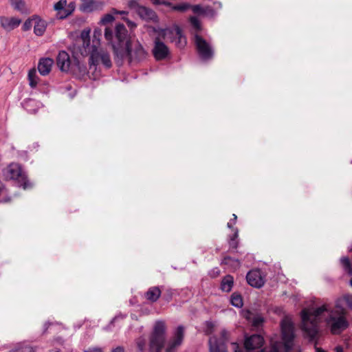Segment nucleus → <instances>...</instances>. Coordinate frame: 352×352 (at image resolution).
Wrapping results in <instances>:
<instances>
[{
	"label": "nucleus",
	"mask_w": 352,
	"mask_h": 352,
	"mask_svg": "<svg viewBox=\"0 0 352 352\" xmlns=\"http://www.w3.org/2000/svg\"><path fill=\"white\" fill-rule=\"evenodd\" d=\"M85 352H102V351L99 349H89V350L85 351Z\"/></svg>",
	"instance_id": "obj_44"
},
{
	"label": "nucleus",
	"mask_w": 352,
	"mask_h": 352,
	"mask_svg": "<svg viewBox=\"0 0 352 352\" xmlns=\"http://www.w3.org/2000/svg\"><path fill=\"white\" fill-rule=\"evenodd\" d=\"M112 13L113 14H120L121 15H126L127 14V12H126V11H118L116 9L112 10Z\"/></svg>",
	"instance_id": "obj_42"
},
{
	"label": "nucleus",
	"mask_w": 352,
	"mask_h": 352,
	"mask_svg": "<svg viewBox=\"0 0 352 352\" xmlns=\"http://www.w3.org/2000/svg\"><path fill=\"white\" fill-rule=\"evenodd\" d=\"M3 175L7 180L15 181L17 185L24 190L32 187V184L28 180L26 173L18 163H10L3 170Z\"/></svg>",
	"instance_id": "obj_6"
},
{
	"label": "nucleus",
	"mask_w": 352,
	"mask_h": 352,
	"mask_svg": "<svg viewBox=\"0 0 352 352\" xmlns=\"http://www.w3.org/2000/svg\"><path fill=\"white\" fill-rule=\"evenodd\" d=\"M12 5L15 9L22 11L24 8L25 3L23 0H10Z\"/></svg>",
	"instance_id": "obj_32"
},
{
	"label": "nucleus",
	"mask_w": 352,
	"mask_h": 352,
	"mask_svg": "<svg viewBox=\"0 0 352 352\" xmlns=\"http://www.w3.org/2000/svg\"><path fill=\"white\" fill-rule=\"evenodd\" d=\"M96 33H97V31H96V30H95V31H94V37H96Z\"/></svg>",
	"instance_id": "obj_48"
},
{
	"label": "nucleus",
	"mask_w": 352,
	"mask_h": 352,
	"mask_svg": "<svg viewBox=\"0 0 352 352\" xmlns=\"http://www.w3.org/2000/svg\"><path fill=\"white\" fill-rule=\"evenodd\" d=\"M233 278L231 276H225L221 284V289L222 291L226 292H229L231 291L232 286H233Z\"/></svg>",
	"instance_id": "obj_21"
},
{
	"label": "nucleus",
	"mask_w": 352,
	"mask_h": 352,
	"mask_svg": "<svg viewBox=\"0 0 352 352\" xmlns=\"http://www.w3.org/2000/svg\"><path fill=\"white\" fill-rule=\"evenodd\" d=\"M57 65L63 72L68 71L71 65L69 54L65 51L59 52L56 58Z\"/></svg>",
	"instance_id": "obj_13"
},
{
	"label": "nucleus",
	"mask_w": 352,
	"mask_h": 352,
	"mask_svg": "<svg viewBox=\"0 0 352 352\" xmlns=\"http://www.w3.org/2000/svg\"><path fill=\"white\" fill-rule=\"evenodd\" d=\"M21 23V19L17 17H3L1 19L2 27L7 31H10L17 28Z\"/></svg>",
	"instance_id": "obj_14"
},
{
	"label": "nucleus",
	"mask_w": 352,
	"mask_h": 352,
	"mask_svg": "<svg viewBox=\"0 0 352 352\" xmlns=\"http://www.w3.org/2000/svg\"><path fill=\"white\" fill-rule=\"evenodd\" d=\"M153 2L155 4H164V5H167V6L170 5V3H169L165 0H154Z\"/></svg>",
	"instance_id": "obj_38"
},
{
	"label": "nucleus",
	"mask_w": 352,
	"mask_h": 352,
	"mask_svg": "<svg viewBox=\"0 0 352 352\" xmlns=\"http://www.w3.org/2000/svg\"><path fill=\"white\" fill-rule=\"evenodd\" d=\"M138 14L142 19L146 21H156L157 15L151 9L144 6H140L138 8Z\"/></svg>",
	"instance_id": "obj_16"
},
{
	"label": "nucleus",
	"mask_w": 352,
	"mask_h": 352,
	"mask_svg": "<svg viewBox=\"0 0 352 352\" xmlns=\"http://www.w3.org/2000/svg\"><path fill=\"white\" fill-rule=\"evenodd\" d=\"M135 344L140 352H144L147 349V341L144 336L138 338Z\"/></svg>",
	"instance_id": "obj_24"
},
{
	"label": "nucleus",
	"mask_w": 352,
	"mask_h": 352,
	"mask_svg": "<svg viewBox=\"0 0 352 352\" xmlns=\"http://www.w3.org/2000/svg\"><path fill=\"white\" fill-rule=\"evenodd\" d=\"M223 263L226 265H231L232 267L237 268L240 266V262L236 259H233L231 257H226Z\"/></svg>",
	"instance_id": "obj_27"
},
{
	"label": "nucleus",
	"mask_w": 352,
	"mask_h": 352,
	"mask_svg": "<svg viewBox=\"0 0 352 352\" xmlns=\"http://www.w3.org/2000/svg\"><path fill=\"white\" fill-rule=\"evenodd\" d=\"M263 319L260 317L256 318L254 320V326H258L261 323H262Z\"/></svg>",
	"instance_id": "obj_41"
},
{
	"label": "nucleus",
	"mask_w": 352,
	"mask_h": 352,
	"mask_svg": "<svg viewBox=\"0 0 352 352\" xmlns=\"http://www.w3.org/2000/svg\"><path fill=\"white\" fill-rule=\"evenodd\" d=\"M166 340V325L164 321L157 320L154 324L148 338V352H162Z\"/></svg>",
	"instance_id": "obj_5"
},
{
	"label": "nucleus",
	"mask_w": 352,
	"mask_h": 352,
	"mask_svg": "<svg viewBox=\"0 0 352 352\" xmlns=\"http://www.w3.org/2000/svg\"><path fill=\"white\" fill-rule=\"evenodd\" d=\"M281 341L271 342L270 349H262L264 343L263 338L254 334L245 340V349H241L239 344L232 343L234 352H291L294 345V325L289 317H285L280 323Z\"/></svg>",
	"instance_id": "obj_3"
},
{
	"label": "nucleus",
	"mask_w": 352,
	"mask_h": 352,
	"mask_svg": "<svg viewBox=\"0 0 352 352\" xmlns=\"http://www.w3.org/2000/svg\"><path fill=\"white\" fill-rule=\"evenodd\" d=\"M152 53L157 60H165L169 56L170 50L167 45L160 38L157 37L154 41Z\"/></svg>",
	"instance_id": "obj_11"
},
{
	"label": "nucleus",
	"mask_w": 352,
	"mask_h": 352,
	"mask_svg": "<svg viewBox=\"0 0 352 352\" xmlns=\"http://www.w3.org/2000/svg\"><path fill=\"white\" fill-rule=\"evenodd\" d=\"M76 66L78 69L80 76L82 77L87 74V69L85 65L81 64L79 61H78Z\"/></svg>",
	"instance_id": "obj_33"
},
{
	"label": "nucleus",
	"mask_w": 352,
	"mask_h": 352,
	"mask_svg": "<svg viewBox=\"0 0 352 352\" xmlns=\"http://www.w3.org/2000/svg\"><path fill=\"white\" fill-rule=\"evenodd\" d=\"M67 1L60 0L58 2L54 4V9L58 12V15L60 19H64L71 14V11H69L66 8Z\"/></svg>",
	"instance_id": "obj_18"
},
{
	"label": "nucleus",
	"mask_w": 352,
	"mask_h": 352,
	"mask_svg": "<svg viewBox=\"0 0 352 352\" xmlns=\"http://www.w3.org/2000/svg\"><path fill=\"white\" fill-rule=\"evenodd\" d=\"M34 23L33 17L32 19H27L23 24L22 29L23 31H28L31 29Z\"/></svg>",
	"instance_id": "obj_34"
},
{
	"label": "nucleus",
	"mask_w": 352,
	"mask_h": 352,
	"mask_svg": "<svg viewBox=\"0 0 352 352\" xmlns=\"http://www.w3.org/2000/svg\"><path fill=\"white\" fill-rule=\"evenodd\" d=\"M34 20V32L36 36H42L45 33L47 28L45 21L38 16H33Z\"/></svg>",
	"instance_id": "obj_17"
},
{
	"label": "nucleus",
	"mask_w": 352,
	"mask_h": 352,
	"mask_svg": "<svg viewBox=\"0 0 352 352\" xmlns=\"http://www.w3.org/2000/svg\"><path fill=\"white\" fill-rule=\"evenodd\" d=\"M114 19L113 16L111 14H107L104 15L101 19H100V23L105 25L107 23H111Z\"/></svg>",
	"instance_id": "obj_35"
},
{
	"label": "nucleus",
	"mask_w": 352,
	"mask_h": 352,
	"mask_svg": "<svg viewBox=\"0 0 352 352\" xmlns=\"http://www.w3.org/2000/svg\"><path fill=\"white\" fill-rule=\"evenodd\" d=\"M231 304L238 308L243 306V298L242 296L238 293H233L230 297Z\"/></svg>",
	"instance_id": "obj_23"
},
{
	"label": "nucleus",
	"mask_w": 352,
	"mask_h": 352,
	"mask_svg": "<svg viewBox=\"0 0 352 352\" xmlns=\"http://www.w3.org/2000/svg\"><path fill=\"white\" fill-rule=\"evenodd\" d=\"M344 302L347 307L352 309V295L346 294L342 298L336 301L333 309L324 305L316 309H303L301 311V327L302 331L311 339H313L318 331V324L324 321L333 334H338L348 326L345 318V310L342 307Z\"/></svg>",
	"instance_id": "obj_1"
},
{
	"label": "nucleus",
	"mask_w": 352,
	"mask_h": 352,
	"mask_svg": "<svg viewBox=\"0 0 352 352\" xmlns=\"http://www.w3.org/2000/svg\"><path fill=\"white\" fill-rule=\"evenodd\" d=\"M84 2L82 5V10L83 11H91L94 8V0H81Z\"/></svg>",
	"instance_id": "obj_30"
},
{
	"label": "nucleus",
	"mask_w": 352,
	"mask_h": 352,
	"mask_svg": "<svg viewBox=\"0 0 352 352\" xmlns=\"http://www.w3.org/2000/svg\"><path fill=\"white\" fill-rule=\"evenodd\" d=\"M124 318H126L125 314H119V315L115 316V318L112 320L111 322L114 323L116 320H118L119 319H123Z\"/></svg>",
	"instance_id": "obj_39"
},
{
	"label": "nucleus",
	"mask_w": 352,
	"mask_h": 352,
	"mask_svg": "<svg viewBox=\"0 0 352 352\" xmlns=\"http://www.w3.org/2000/svg\"><path fill=\"white\" fill-rule=\"evenodd\" d=\"M228 340V332L222 330L220 333V337L215 336L209 338V351L210 352H227L226 342Z\"/></svg>",
	"instance_id": "obj_8"
},
{
	"label": "nucleus",
	"mask_w": 352,
	"mask_h": 352,
	"mask_svg": "<svg viewBox=\"0 0 352 352\" xmlns=\"http://www.w3.org/2000/svg\"><path fill=\"white\" fill-rule=\"evenodd\" d=\"M246 279L251 286L257 288L261 287L265 283L263 274L259 270L250 271L246 276Z\"/></svg>",
	"instance_id": "obj_12"
},
{
	"label": "nucleus",
	"mask_w": 352,
	"mask_h": 352,
	"mask_svg": "<svg viewBox=\"0 0 352 352\" xmlns=\"http://www.w3.org/2000/svg\"><path fill=\"white\" fill-rule=\"evenodd\" d=\"M8 197L7 190L3 184L0 182V203H5L10 201Z\"/></svg>",
	"instance_id": "obj_25"
},
{
	"label": "nucleus",
	"mask_w": 352,
	"mask_h": 352,
	"mask_svg": "<svg viewBox=\"0 0 352 352\" xmlns=\"http://www.w3.org/2000/svg\"><path fill=\"white\" fill-rule=\"evenodd\" d=\"M184 337V328L183 326H178L174 331L173 336L168 341L165 352H177L178 348L182 345Z\"/></svg>",
	"instance_id": "obj_10"
},
{
	"label": "nucleus",
	"mask_w": 352,
	"mask_h": 352,
	"mask_svg": "<svg viewBox=\"0 0 352 352\" xmlns=\"http://www.w3.org/2000/svg\"><path fill=\"white\" fill-rule=\"evenodd\" d=\"M192 9L195 13H203L204 12L202 7L199 5H196V6H192Z\"/></svg>",
	"instance_id": "obj_36"
},
{
	"label": "nucleus",
	"mask_w": 352,
	"mask_h": 352,
	"mask_svg": "<svg viewBox=\"0 0 352 352\" xmlns=\"http://www.w3.org/2000/svg\"><path fill=\"white\" fill-rule=\"evenodd\" d=\"M9 352H35L34 348L26 342L15 344Z\"/></svg>",
	"instance_id": "obj_19"
},
{
	"label": "nucleus",
	"mask_w": 352,
	"mask_h": 352,
	"mask_svg": "<svg viewBox=\"0 0 352 352\" xmlns=\"http://www.w3.org/2000/svg\"><path fill=\"white\" fill-rule=\"evenodd\" d=\"M28 77L30 86L32 88H35L38 82V76L36 74V70L35 68H32L29 71Z\"/></svg>",
	"instance_id": "obj_22"
},
{
	"label": "nucleus",
	"mask_w": 352,
	"mask_h": 352,
	"mask_svg": "<svg viewBox=\"0 0 352 352\" xmlns=\"http://www.w3.org/2000/svg\"><path fill=\"white\" fill-rule=\"evenodd\" d=\"M214 329V324L210 321H206L204 323V331L206 334H211Z\"/></svg>",
	"instance_id": "obj_28"
},
{
	"label": "nucleus",
	"mask_w": 352,
	"mask_h": 352,
	"mask_svg": "<svg viewBox=\"0 0 352 352\" xmlns=\"http://www.w3.org/2000/svg\"><path fill=\"white\" fill-rule=\"evenodd\" d=\"M336 352H343V349L341 346H337L335 349Z\"/></svg>",
	"instance_id": "obj_46"
},
{
	"label": "nucleus",
	"mask_w": 352,
	"mask_h": 352,
	"mask_svg": "<svg viewBox=\"0 0 352 352\" xmlns=\"http://www.w3.org/2000/svg\"><path fill=\"white\" fill-rule=\"evenodd\" d=\"M161 291L158 287H151L145 294L147 300L151 302H155L160 298Z\"/></svg>",
	"instance_id": "obj_20"
},
{
	"label": "nucleus",
	"mask_w": 352,
	"mask_h": 352,
	"mask_svg": "<svg viewBox=\"0 0 352 352\" xmlns=\"http://www.w3.org/2000/svg\"><path fill=\"white\" fill-rule=\"evenodd\" d=\"M54 60L50 58H41L38 64V70L42 76L47 75L52 69Z\"/></svg>",
	"instance_id": "obj_15"
},
{
	"label": "nucleus",
	"mask_w": 352,
	"mask_h": 352,
	"mask_svg": "<svg viewBox=\"0 0 352 352\" xmlns=\"http://www.w3.org/2000/svg\"><path fill=\"white\" fill-rule=\"evenodd\" d=\"M49 352H60V351L56 349H53V350L50 351Z\"/></svg>",
	"instance_id": "obj_47"
},
{
	"label": "nucleus",
	"mask_w": 352,
	"mask_h": 352,
	"mask_svg": "<svg viewBox=\"0 0 352 352\" xmlns=\"http://www.w3.org/2000/svg\"><path fill=\"white\" fill-rule=\"evenodd\" d=\"M71 12L74 10V5L73 3H69L68 8H67Z\"/></svg>",
	"instance_id": "obj_45"
},
{
	"label": "nucleus",
	"mask_w": 352,
	"mask_h": 352,
	"mask_svg": "<svg viewBox=\"0 0 352 352\" xmlns=\"http://www.w3.org/2000/svg\"><path fill=\"white\" fill-rule=\"evenodd\" d=\"M238 236H239V231L237 229H235L234 233L233 236L230 238V241H229L230 248H234V249H236L237 248L238 242L236 241V239L238 238Z\"/></svg>",
	"instance_id": "obj_29"
},
{
	"label": "nucleus",
	"mask_w": 352,
	"mask_h": 352,
	"mask_svg": "<svg viewBox=\"0 0 352 352\" xmlns=\"http://www.w3.org/2000/svg\"><path fill=\"white\" fill-rule=\"evenodd\" d=\"M350 285L352 286V278L350 280Z\"/></svg>",
	"instance_id": "obj_49"
},
{
	"label": "nucleus",
	"mask_w": 352,
	"mask_h": 352,
	"mask_svg": "<svg viewBox=\"0 0 352 352\" xmlns=\"http://www.w3.org/2000/svg\"><path fill=\"white\" fill-rule=\"evenodd\" d=\"M104 37L112 46L118 65H122L124 59L132 63L142 61L146 57L147 54L142 45L138 41L129 40L123 24H117L113 28H106Z\"/></svg>",
	"instance_id": "obj_2"
},
{
	"label": "nucleus",
	"mask_w": 352,
	"mask_h": 352,
	"mask_svg": "<svg viewBox=\"0 0 352 352\" xmlns=\"http://www.w3.org/2000/svg\"><path fill=\"white\" fill-rule=\"evenodd\" d=\"M111 352H124V349L122 347L118 346L113 350H112Z\"/></svg>",
	"instance_id": "obj_43"
},
{
	"label": "nucleus",
	"mask_w": 352,
	"mask_h": 352,
	"mask_svg": "<svg viewBox=\"0 0 352 352\" xmlns=\"http://www.w3.org/2000/svg\"><path fill=\"white\" fill-rule=\"evenodd\" d=\"M163 35L170 36L171 42L175 43L179 48H183L186 45V38L182 34L179 26L175 25L172 28H167L163 30Z\"/></svg>",
	"instance_id": "obj_9"
},
{
	"label": "nucleus",
	"mask_w": 352,
	"mask_h": 352,
	"mask_svg": "<svg viewBox=\"0 0 352 352\" xmlns=\"http://www.w3.org/2000/svg\"><path fill=\"white\" fill-rule=\"evenodd\" d=\"M190 22L192 27L195 30V31H199L201 30V24L199 20L195 16H191L190 18Z\"/></svg>",
	"instance_id": "obj_31"
},
{
	"label": "nucleus",
	"mask_w": 352,
	"mask_h": 352,
	"mask_svg": "<svg viewBox=\"0 0 352 352\" xmlns=\"http://www.w3.org/2000/svg\"><path fill=\"white\" fill-rule=\"evenodd\" d=\"M190 8V5L188 3H181L173 6V10L179 12H185Z\"/></svg>",
	"instance_id": "obj_26"
},
{
	"label": "nucleus",
	"mask_w": 352,
	"mask_h": 352,
	"mask_svg": "<svg viewBox=\"0 0 352 352\" xmlns=\"http://www.w3.org/2000/svg\"><path fill=\"white\" fill-rule=\"evenodd\" d=\"M318 352H325V351H318Z\"/></svg>",
	"instance_id": "obj_50"
},
{
	"label": "nucleus",
	"mask_w": 352,
	"mask_h": 352,
	"mask_svg": "<svg viewBox=\"0 0 352 352\" xmlns=\"http://www.w3.org/2000/svg\"><path fill=\"white\" fill-rule=\"evenodd\" d=\"M194 41L198 54L202 60H206L212 57L213 50L208 42L197 34L194 36Z\"/></svg>",
	"instance_id": "obj_7"
},
{
	"label": "nucleus",
	"mask_w": 352,
	"mask_h": 352,
	"mask_svg": "<svg viewBox=\"0 0 352 352\" xmlns=\"http://www.w3.org/2000/svg\"><path fill=\"white\" fill-rule=\"evenodd\" d=\"M233 219H230V221L228 223L227 226L229 228H232L233 225L235 224L237 217L235 214H232Z\"/></svg>",
	"instance_id": "obj_37"
},
{
	"label": "nucleus",
	"mask_w": 352,
	"mask_h": 352,
	"mask_svg": "<svg viewBox=\"0 0 352 352\" xmlns=\"http://www.w3.org/2000/svg\"><path fill=\"white\" fill-rule=\"evenodd\" d=\"M99 42L93 41V45L90 43L89 30H83L81 32L79 44L76 50L82 56L89 57V69L96 70V66L101 63L106 68L111 67L112 63L109 54L104 50L98 47Z\"/></svg>",
	"instance_id": "obj_4"
},
{
	"label": "nucleus",
	"mask_w": 352,
	"mask_h": 352,
	"mask_svg": "<svg viewBox=\"0 0 352 352\" xmlns=\"http://www.w3.org/2000/svg\"><path fill=\"white\" fill-rule=\"evenodd\" d=\"M126 24H127L128 27L131 29H133L136 27V24L134 22H133L129 19H126Z\"/></svg>",
	"instance_id": "obj_40"
}]
</instances>
